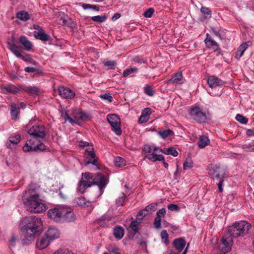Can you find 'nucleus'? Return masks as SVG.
Segmentation results:
<instances>
[{
  "mask_svg": "<svg viewBox=\"0 0 254 254\" xmlns=\"http://www.w3.org/2000/svg\"><path fill=\"white\" fill-rule=\"evenodd\" d=\"M19 226L22 236V242L24 245H29L34 241L36 236L42 232L41 219L36 216L24 218Z\"/></svg>",
  "mask_w": 254,
  "mask_h": 254,
  "instance_id": "1",
  "label": "nucleus"
},
{
  "mask_svg": "<svg viewBox=\"0 0 254 254\" xmlns=\"http://www.w3.org/2000/svg\"><path fill=\"white\" fill-rule=\"evenodd\" d=\"M30 136L23 147L24 152L43 151L46 146L42 142L45 140L46 131L44 126L34 125L28 131Z\"/></svg>",
  "mask_w": 254,
  "mask_h": 254,
  "instance_id": "2",
  "label": "nucleus"
},
{
  "mask_svg": "<svg viewBox=\"0 0 254 254\" xmlns=\"http://www.w3.org/2000/svg\"><path fill=\"white\" fill-rule=\"evenodd\" d=\"M108 183V179L106 176L101 173L97 174L93 178V175L90 173L82 174V177L78 183L77 191L81 193L84 192L85 189L90 187L92 185H96L98 186L100 191V195H101Z\"/></svg>",
  "mask_w": 254,
  "mask_h": 254,
  "instance_id": "3",
  "label": "nucleus"
},
{
  "mask_svg": "<svg viewBox=\"0 0 254 254\" xmlns=\"http://www.w3.org/2000/svg\"><path fill=\"white\" fill-rule=\"evenodd\" d=\"M22 200L27 210L33 213H41L47 209V205L42 202L39 195L33 190L28 189L24 191Z\"/></svg>",
  "mask_w": 254,
  "mask_h": 254,
  "instance_id": "4",
  "label": "nucleus"
},
{
  "mask_svg": "<svg viewBox=\"0 0 254 254\" xmlns=\"http://www.w3.org/2000/svg\"><path fill=\"white\" fill-rule=\"evenodd\" d=\"M251 228V225L245 221L235 223L229 228V232L231 237L236 238L245 235Z\"/></svg>",
  "mask_w": 254,
  "mask_h": 254,
  "instance_id": "5",
  "label": "nucleus"
},
{
  "mask_svg": "<svg viewBox=\"0 0 254 254\" xmlns=\"http://www.w3.org/2000/svg\"><path fill=\"white\" fill-rule=\"evenodd\" d=\"M208 173L213 180H224L226 174V169L220 165L211 166L208 169Z\"/></svg>",
  "mask_w": 254,
  "mask_h": 254,
  "instance_id": "6",
  "label": "nucleus"
},
{
  "mask_svg": "<svg viewBox=\"0 0 254 254\" xmlns=\"http://www.w3.org/2000/svg\"><path fill=\"white\" fill-rule=\"evenodd\" d=\"M152 148L153 146L149 144H145L143 146L142 150L144 157L152 162L163 160V156L154 152Z\"/></svg>",
  "mask_w": 254,
  "mask_h": 254,
  "instance_id": "7",
  "label": "nucleus"
},
{
  "mask_svg": "<svg viewBox=\"0 0 254 254\" xmlns=\"http://www.w3.org/2000/svg\"><path fill=\"white\" fill-rule=\"evenodd\" d=\"M84 155L85 156L84 160L85 166H87L90 164H92L96 167L97 170L100 169V167L98 164V158L95 154L94 148H90L86 149L85 150Z\"/></svg>",
  "mask_w": 254,
  "mask_h": 254,
  "instance_id": "8",
  "label": "nucleus"
},
{
  "mask_svg": "<svg viewBox=\"0 0 254 254\" xmlns=\"http://www.w3.org/2000/svg\"><path fill=\"white\" fill-rule=\"evenodd\" d=\"M107 120L111 126L112 130L117 135H121L122 131L120 127V119L116 114H110L107 116Z\"/></svg>",
  "mask_w": 254,
  "mask_h": 254,
  "instance_id": "9",
  "label": "nucleus"
},
{
  "mask_svg": "<svg viewBox=\"0 0 254 254\" xmlns=\"http://www.w3.org/2000/svg\"><path fill=\"white\" fill-rule=\"evenodd\" d=\"M64 206H58L51 208L48 210V216L56 222H62L63 214L64 212Z\"/></svg>",
  "mask_w": 254,
  "mask_h": 254,
  "instance_id": "10",
  "label": "nucleus"
},
{
  "mask_svg": "<svg viewBox=\"0 0 254 254\" xmlns=\"http://www.w3.org/2000/svg\"><path fill=\"white\" fill-rule=\"evenodd\" d=\"M191 117L198 123H204L206 119V115L197 107H192L190 110Z\"/></svg>",
  "mask_w": 254,
  "mask_h": 254,
  "instance_id": "11",
  "label": "nucleus"
},
{
  "mask_svg": "<svg viewBox=\"0 0 254 254\" xmlns=\"http://www.w3.org/2000/svg\"><path fill=\"white\" fill-rule=\"evenodd\" d=\"M221 241L222 243L219 245V249L222 254H225L231 249L233 244L232 239L231 237L225 236L222 237Z\"/></svg>",
  "mask_w": 254,
  "mask_h": 254,
  "instance_id": "12",
  "label": "nucleus"
},
{
  "mask_svg": "<svg viewBox=\"0 0 254 254\" xmlns=\"http://www.w3.org/2000/svg\"><path fill=\"white\" fill-rule=\"evenodd\" d=\"M58 92L59 95L63 98L72 99L75 95L72 90L64 86H60L58 88Z\"/></svg>",
  "mask_w": 254,
  "mask_h": 254,
  "instance_id": "13",
  "label": "nucleus"
},
{
  "mask_svg": "<svg viewBox=\"0 0 254 254\" xmlns=\"http://www.w3.org/2000/svg\"><path fill=\"white\" fill-rule=\"evenodd\" d=\"M63 215L62 222H70L74 221L75 219V216L72 208L70 207L64 206V212Z\"/></svg>",
  "mask_w": 254,
  "mask_h": 254,
  "instance_id": "14",
  "label": "nucleus"
},
{
  "mask_svg": "<svg viewBox=\"0 0 254 254\" xmlns=\"http://www.w3.org/2000/svg\"><path fill=\"white\" fill-rule=\"evenodd\" d=\"M186 242L185 238L183 237L175 239L172 243L173 247L179 253L182 252L183 250L186 246Z\"/></svg>",
  "mask_w": 254,
  "mask_h": 254,
  "instance_id": "15",
  "label": "nucleus"
},
{
  "mask_svg": "<svg viewBox=\"0 0 254 254\" xmlns=\"http://www.w3.org/2000/svg\"><path fill=\"white\" fill-rule=\"evenodd\" d=\"M206 47L209 49H212L214 51H220L219 45L213 40L212 39L209 34H206V37L204 40Z\"/></svg>",
  "mask_w": 254,
  "mask_h": 254,
  "instance_id": "16",
  "label": "nucleus"
},
{
  "mask_svg": "<svg viewBox=\"0 0 254 254\" xmlns=\"http://www.w3.org/2000/svg\"><path fill=\"white\" fill-rule=\"evenodd\" d=\"M207 83L210 87L213 88L218 86H222L224 82L215 76L212 75L208 77Z\"/></svg>",
  "mask_w": 254,
  "mask_h": 254,
  "instance_id": "17",
  "label": "nucleus"
},
{
  "mask_svg": "<svg viewBox=\"0 0 254 254\" xmlns=\"http://www.w3.org/2000/svg\"><path fill=\"white\" fill-rule=\"evenodd\" d=\"M33 35L36 39L44 42L50 41L51 39L50 36L46 34L43 29H40V31H35L33 32Z\"/></svg>",
  "mask_w": 254,
  "mask_h": 254,
  "instance_id": "18",
  "label": "nucleus"
},
{
  "mask_svg": "<svg viewBox=\"0 0 254 254\" xmlns=\"http://www.w3.org/2000/svg\"><path fill=\"white\" fill-rule=\"evenodd\" d=\"M112 217L109 214H105L102 215L97 220V223L102 227H107L109 226V223L111 221Z\"/></svg>",
  "mask_w": 254,
  "mask_h": 254,
  "instance_id": "19",
  "label": "nucleus"
},
{
  "mask_svg": "<svg viewBox=\"0 0 254 254\" xmlns=\"http://www.w3.org/2000/svg\"><path fill=\"white\" fill-rule=\"evenodd\" d=\"M45 236L51 241H53L60 236L59 230L55 228H50L46 232Z\"/></svg>",
  "mask_w": 254,
  "mask_h": 254,
  "instance_id": "20",
  "label": "nucleus"
},
{
  "mask_svg": "<svg viewBox=\"0 0 254 254\" xmlns=\"http://www.w3.org/2000/svg\"><path fill=\"white\" fill-rule=\"evenodd\" d=\"M251 45V42H247L242 44L237 49L235 58L239 59L243 55L246 50Z\"/></svg>",
  "mask_w": 254,
  "mask_h": 254,
  "instance_id": "21",
  "label": "nucleus"
},
{
  "mask_svg": "<svg viewBox=\"0 0 254 254\" xmlns=\"http://www.w3.org/2000/svg\"><path fill=\"white\" fill-rule=\"evenodd\" d=\"M7 45L8 49L16 57H17L20 53V48L15 45L13 38H12L11 40L8 41Z\"/></svg>",
  "mask_w": 254,
  "mask_h": 254,
  "instance_id": "22",
  "label": "nucleus"
},
{
  "mask_svg": "<svg viewBox=\"0 0 254 254\" xmlns=\"http://www.w3.org/2000/svg\"><path fill=\"white\" fill-rule=\"evenodd\" d=\"M19 42L22 45L25 50L29 51L32 49V44L25 36H21Z\"/></svg>",
  "mask_w": 254,
  "mask_h": 254,
  "instance_id": "23",
  "label": "nucleus"
},
{
  "mask_svg": "<svg viewBox=\"0 0 254 254\" xmlns=\"http://www.w3.org/2000/svg\"><path fill=\"white\" fill-rule=\"evenodd\" d=\"M210 142L208 137L206 135H201L199 137L198 145L200 148H203Z\"/></svg>",
  "mask_w": 254,
  "mask_h": 254,
  "instance_id": "24",
  "label": "nucleus"
},
{
  "mask_svg": "<svg viewBox=\"0 0 254 254\" xmlns=\"http://www.w3.org/2000/svg\"><path fill=\"white\" fill-rule=\"evenodd\" d=\"M113 235L119 240H121L124 236V229L121 226L116 227L114 229Z\"/></svg>",
  "mask_w": 254,
  "mask_h": 254,
  "instance_id": "25",
  "label": "nucleus"
},
{
  "mask_svg": "<svg viewBox=\"0 0 254 254\" xmlns=\"http://www.w3.org/2000/svg\"><path fill=\"white\" fill-rule=\"evenodd\" d=\"M17 240V237L14 234H12L9 238L7 245L10 250H12L15 247Z\"/></svg>",
  "mask_w": 254,
  "mask_h": 254,
  "instance_id": "26",
  "label": "nucleus"
},
{
  "mask_svg": "<svg viewBox=\"0 0 254 254\" xmlns=\"http://www.w3.org/2000/svg\"><path fill=\"white\" fill-rule=\"evenodd\" d=\"M3 89L6 92L13 94L19 92L22 90V88L20 86H16L13 85H9L3 87Z\"/></svg>",
  "mask_w": 254,
  "mask_h": 254,
  "instance_id": "27",
  "label": "nucleus"
},
{
  "mask_svg": "<svg viewBox=\"0 0 254 254\" xmlns=\"http://www.w3.org/2000/svg\"><path fill=\"white\" fill-rule=\"evenodd\" d=\"M51 241L45 236V237H43L40 240L39 243H37L36 245L39 249H43L49 245Z\"/></svg>",
  "mask_w": 254,
  "mask_h": 254,
  "instance_id": "28",
  "label": "nucleus"
},
{
  "mask_svg": "<svg viewBox=\"0 0 254 254\" xmlns=\"http://www.w3.org/2000/svg\"><path fill=\"white\" fill-rule=\"evenodd\" d=\"M183 78L182 73L181 72L176 73L170 79L168 83H181L180 81Z\"/></svg>",
  "mask_w": 254,
  "mask_h": 254,
  "instance_id": "29",
  "label": "nucleus"
},
{
  "mask_svg": "<svg viewBox=\"0 0 254 254\" xmlns=\"http://www.w3.org/2000/svg\"><path fill=\"white\" fill-rule=\"evenodd\" d=\"M16 17L19 19L26 21L30 19L29 14L28 12L21 10L17 12Z\"/></svg>",
  "mask_w": 254,
  "mask_h": 254,
  "instance_id": "30",
  "label": "nucleus"
},
{
  "mask_svg": "<svg viewBox=\"0 0 254 254\" xmlns=\"http://www.w3.org/2000/svg\"><path fill=\"white\" fill-rule=\"evenodd\" d=\"M142 219V218H138L133 221H132L130 224V227L132 230L133 232L136 233L138 232V226L141 223V221Z\"/></svg>",
  "mask_w": 254,
  "mask_h": 254,
  "instance_id": "31",
  "label": "nucleus"
},
{
  "mask_svg": "<svg viewBox=\"0 0 254 254\" xmlns=\"http://www.w3.org/2000/svg\"><path fill=\"white\" fill-rule=\"evenodd\" d=\"M157 134L163 139L167 138L168 136L173 135L174 134L173 131L170 129H167L165 130H162L158 131Z\"/></svg>",
  "mask_w": 254,
  "mask_h": 254,
  "instance_id": "32",
  "label": "nucleus"
},
{
  "mask_svg": "<svg viewBox=\"0 0 254 254\" xmlns=\"http://www.w3.org/2000/svg\"><path fill=\"white\" fill-rule=\"evenodd\" d=\"M10 143L16 145L21 139V136L19 134H14L10 135L8 138Z\"/></svg>",
  "mask_w": 254,
  "mask_h": 254,
  "instance_id": "33",
  "label": "nucleus"
},
{
  "mask_svg": "<svg viewBox=\"0 0 254 254\" xmlns=\"http://www.w3.org/2000/svg\"><path fill=\"white\" fill-rule=\"evenodd\" d=\"M114 163L116 166L122 167L126 165V161L121 157H117L114 159Z\"/></svg>",
  "mask_w": 254,
  "mask_h": 254,
  "instance_id": "34",
  "label": "nucleus"
},
{
  "mask_svg": "<svg viewBox=\"0 0 254 254\" xmlns=\"http://www.w3.org/2000/svg\"><path fill=\"white\" fill-rule=\"evenodd\" d=\"M193 162L192 159L190 157H187L183 164V169L187 170L192 167Z\"/></svg>",
  "mask_w": 254,
  "mask_h": 254,
  "instance_id": "35",
  "label": "nucleus"
},
{
  "mask_svg": "<svg viewBox=\"0 0 254 254\" xmlns=\"http://www.w3.org/2000/svg\"><path fill=\"white\" fill-rule=\"evenodd\" d=\"M138 71V68L136 67H131L130 68H127L123 73V77H126L130 74L135 73Z\"/></svg>",
  "mask_w": 254,
  "mask_h": 254,
  "instance_id": "36",
  "label": "nucleus"
},
{
  "mask_svg": "<svg viewBox=\"0 0 254 254\" xmlns=\"http://www.w3.org/2000/svg\"><path fill=\"white\" fill-rule=\"evenodd\" d=\"M157 203H152L148 205L145 209V211L148 213H151L155 211L157 209Z\"/></svg>",
  "mask_w": 254,
  "mask_h": 254,
  "instance_id": "37",
  "label": "nucleus"
},
{
  "mask_svg": "<svg viewBox=\"0 0 254 254\" xmlns=\"http://www.w3.org/2000/svg\"><path fill=\"white\" fill-rule=\"evenodd\" d=\"M91 19L93 21L102 23L106 21L107 16L105 15H96L91 17Z\"/></svg>",
  "mask_w": 254,
  "mask_h": 254,
  "instance_id": "38",
  "label": "nucleus"
},
{
  "mask_svg": "<svg viewBox=\"0 0 254 254\" xmlns=\"http://www.w3.org/2000/svg\"><path fill=\"white\" fill-rule=\"evenodd\" d=\"M22 90L32 94H36L38 92V89L35 86H27Z\"/></svg>",
  "mask_w": 254,
  "mask_h": 254,
  "instance_id": "39",
  "label": "nucleus"
},
{
  "mask_svg": "<svg viewBox=\"0 0 254 254\" xmlns=\"http://www.w3.org/2000/svg\"><path fill=\"white\" fill-rule=\"evenodd\" d=\"M105 66L108 69H114L116 66L117 63L115 61H108L103 63Z\"/></svg>",
  "mask_w": 254,
  "mask_h": 254,
  "instance_id": "40",
  "label": "nucleus"
},
{
  "mask_svg": "<svg viewBox=\"0 0 254 254\" xmlns=\"http://www.w3.org/2000/svg\"><path fill=\"white\" fill-rule=\"evenodd\" d=\"M61 116L65 122L68 121L70 123H72L74 122L73 120L68 116V113L65 110H63L62 111Z\"/></svg>",
  "mask_w": 254,
  "mask_h": 254,
  "instance_id": "41",
  "label": "nucleus"
},
{
  "mask_svg": "<svg viewBox=\"0 0 254 254\" xmlns=\"http://www.w3.org/2000/svg\"><path fill=\"white\" fill-rule=\"evenodd\" d=\"M10 114L12 119L15 120L17 118L18 110L15 104H12L11 106Z\"/></svg>",
  "mask_w": 254,
  "mask_h": 254,
  "instance_id": "42",
  "label": "nucleus"
},
{
  "mask_svg": "<svg viewBox=\"0 0 254 254\" xmlns=\"http://www.w3.org/2000/svg\"><path fill=\"white\" fill-rule=\"evenodd\" d=\"M53 254H73V253L67 249L62 248L57 250Z\"/></svg>",
  "mask_w": 254,
  "mask_h": 254,
  "instance_id": "43",
  "label": "nucleus"
},
{
  "mask_svg": "<svg viewBox=\"0 0 254 254\" xmlns=\"http://www.w3.org/2000/svg\"><path fill=\"white\" fill-rule=\"evenodd\" d=\"M235 119L237 121L243 125L246 124L248 122V119L241 114H237Z\"/></svg>",
  "mask_w": 254,
  "mask_h": 254,
  "instance_id": "44",
  "label": "nucleus"
},
{
  "mask_svg": "<svg viewBox=\"0 0 254 254\" xmlns=\"http://www.w3.org/2000/svg\"><path fill=\"white\" fill-rule=\"evenodd\" d=\"M144 92L146 95L149 96H152L154 95V91L152 88L151 86L149 85H146L144 87Z\"/></svg>",
  "mask_w": 254,
  "mask_h": 254,
  "instance_id": "45",
  "label": "nucleus"
},
{
  "mask_svg": "<svg viewBox=\"0 0 254 254\" xmlns=\"http://www.w3.org/2000/svg\"><path fill=\"white\" fill-rule=\"evenodd\" d=\"M16 57L20 58L25 62H28L31 63L32 61V59L30 57L29 55H21L20 53L18 55V56Z\"/></svg>",
  "mask_w": 254,
  "mask_h": 254,
  "instance_id": "46",
  "label": "nucleus"
},
{
  "mask_svg": "<svg viewBox=\"0 0 254 254\" xmlns=\"http://www.w3.org/2000/svg\"><path fill=\"white\" fill-rule=\"evenodd\" d=\"M100 97L102 99L107 100L110 103L112 102L113 100L112 96L109 93H106L104 94H102L100 96Z\"/></svg>",
  "mask_w": 254,
  "mask_h": 254,
  "instance_id": "47",
  "label": "nucleus"
},
{
  "mask_svg": "<svg viewBox=\"0 0 254 254\" xmlns=\"http://www.w3.org/2000/svg\"><path fill=\"white\" fill-rule=\"evenodd\" d=\"M125 199V194L123 193L122 195L116 199V204L118 206H123Z\"/></svg>",
  "mask_w": 254,
  "mask_h": 254,
  "instance_id": "48",
  "label": "nucleus"
},
{
  "mask_svg": "<svg viewBox=\"0 0 254 254\" xmlns=\"http://www.w3.org/2000/svg\"><path fill=\"white\" fill-rule=\"evenodd\" d=\"M154 12V9L153 8H149L145 10L143 13V16L146 18L151 17Z\"/></svg>",
  "mask_w": 254,
  "mask_h": 254,
  "instance_id": "49",
  "label": "nucleus"
},
{
  "mask_svg": "<svg viewBox=\"0 0 254 254\" xmlns=\"http://www.w3.org/2000/svg\"><path fill=\"white\" fill-rule=\"evenodd\" d=\"M161 218L160 217H157L156 216V218L154 219V227L156 229H160L161 228Z\"/></svg>",
  "mask_w": 254,
  "mask_h": 254,
  "instance_id": "50",
  "label": "nucleus"
},
{
  "mask_svg": "<svg viewBox=\"0 0 254 254\" xmlns=\"http://www.w3.org/2000/svg\"><path fill=\"white\" fill-rule=\"evenodd\" d=\"M75 118L76 120L80 119L82 121H85L87 118V116L84 113L80 112L77 114L75 116Z\"/></svg>",
  "mask_w": 254,
  "mask_h": 254,
  "instance_id": "51",
  "label": "nucleus"
},
{
  "mask_svg": "<svg viewBox=\"0 0 254 254\" xmlns=\"http://www.w3.org/2000/svg\"><path fill=\"white\" fill-rule=\"evenodd\" d=\"M242 148L246 151H252L254 150L253 145L250 143L243 145Z\"/></svg>",
  "mask_w": 254,
  "mask_h": 254,
  "instance_id": "52",
  "label": "nucleus"
},
{
  "mask_svg": "<svg viewBox=\"0 0 254 254\" xmlns=\"http://www.w3.org/2000/svg\"><path fill=\"white\" fill-rule=\"evenodd\" d=\"M161 237L162 240H164L165 243H168V234L166 230H164L161 232Z\"/></svg>",
  "mask_w": 254,
  "mask_h": 254,
  "instance_id": "53",
  "label": "nucleus"
},
{
  "mask_svg": "<svg viewBox=\"0 0 254 254\" xmlns=\"http://www.w3.org/2000/svg\"><path fill=\"white\" fill-rule=\"evenodd\" d=\"M76 202L77 204L80 206L86 205L85 199L83 197H78L76 199Z\"/></svg>",
  "mask_w": 254,
  "mask_h": 254,
  "instance_id": "54",
  "label": "nucleus"
},
{
  "mask_svg": "<svg viewBox=\"0 0 254 254\" xmlns=\"http://www.w3.org/2000/svg\"><path fill=\"white\" fill-rule=\"evenodd\" d=\"M167 207L171 211H178L180 210L179 206L175 204H170L168 205Z\"/></svg>",
  "mask_w": 254,
  "mask_h": 254,
  "instance_id": "55",
  "label": "nucleus"
},
{
  "mask_svg": "<svg viewBox=\"0 0 254 254\" xmlns=\"http://www.w3.org/2000/svg\"><path fill=\"white\" fill-rule=\"evenodd\" d=\"M200 11L202 13L208 15L210 17L211 15V11L208 7L202 6L200 8Z\"/></svg>",
  "mask_w": 254,
  "mask_h": 254,
  "instance_id": "56",
  "label": "nucleus"
},
{
  "mask_svg": "<svg viewBox=\"0 0 254 254\" xmlns=\"http://www.w3.org/2000/svg\"><path fill=\"white\" fill-rule=\"evenodd\" d=\"M109 250L112 253V254H122L119 252V249L115 246L110 247Z\"/></svg>",
  "mask_w": 254,
  "mask_h": 254,
  "instance_id": "57",
  "label": "nucleus"
},
{
  "mask_svg": "<svg viewBox=\"0 0 254 254\" xmlns=\"http://www.w3.org/2000/svg\"><path fill=\"white\" fill-rule=\"evenodd\" d=\"M169 150H170L169 153V155H171L174 157H176L178 156V152L174 147H169Z\"/></svg>",
  "mask_w": 254,
  "mask_h": 254,
  "instance_id": "58",
  "label": "nucleus"
},
{
  "mask_svg": "<svg viewBox=\"0 0 254 254\" xmlns=\"http://www.w3.org/2000/svg\"><path fill=\"white\" fill-rule=\"evenodd\" d=\"M151 114L150 109L149 108H145L142 112V115H144V116H146L147 118L149 119V116Z\"/></svg>",
  "mask_w": 254,
  "mask_h": 254,
  "instance_id": "59",
  "label": "nucleus"
},
{
  "mask_svg": "<svg viewBox=\"0 0 254 254\" xmlns=\"http://www.w3.org/2000/svg\"><path fill=\"white\" fill-rule=\"evenodd\" d=\"M166 214V210L165 208H163L160 209H159L156 213V216L157 217H160L161 218L162 217H163L165 216Z\"/></svg>",
  "mask_w": 254,
  "mask_h": 254,
  "instance_id": "60",
  "label": "nucleus"
},
{
  "mask_svg": "<svg viewBox=\"0 0 254 254\" xmlns=\"http://www.w3.org/2000/svg\"><path fill=\"white\" fill-rule=\"evenodd\" d=\"M149 119L147 118V117L144 116V115H141L138 119V122L140 124L146 123Z\"/></svg>",
  "mask_w": 254,
  "mask_h": 254,
  "instance_id": "61",
  "label": "nucleus"
},
{
  "mask_svg": "<svg viewBox=\"0 0 254 254\" xmlns=\"http://www.w3.org/2000/svg\"><path fill=\"white\" fill-rule=\"evenodd\" d=\"M37 70L36 68L33 67H26L24 69V71L27 72H35Z\"/></svg>",
  "mask_w": 254,
  "mask_h": 254,
  "instance_id": "62",
  "label": "nucleus"
},
{
  "mask_svg": "<svg viewBox=\"0 0 254 254\" xmlns=\"http://www.w3.org/2000/svg\"><path fill=\"white\" fill-rule=\"evenodd\" d=\"M60 15L61 16V19H63V24L66 25L67 24L66 20L65 19L66 17H67V15H65L64 12H60Z\"/></svg>",
  "mask_w": 254,
  "mask_h": 254,
  "instance_id": "63",
  "label": "nucleus"
},
{
  "mask_svg": "<svg viewBox=\"0 0 254 254\" xmlns=\"http://www.w3.org/2000/svg\"><path fill=\"white\" fill-rule=\"evenodd\" d=\"M224 181V180H221L218 181H219V183L218 184V190H219V191L221 192H222L223 190V189L222 188V185H223V183Z\"/></svg>",
  "mask_w": 254,
  "mask_h": 254,
  "instance_id": "64",
  "label": "nucleus"
}]
</instances>
